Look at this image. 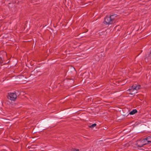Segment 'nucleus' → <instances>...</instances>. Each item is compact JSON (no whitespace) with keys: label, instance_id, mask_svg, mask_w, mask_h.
I'll list each match as a JSON object with an SVG mask.
<instances>
[{"label":"nucleus","instance_id":"f257e3e1","mask_svg":"<svg viewBox=\"0 0 151 151\" xmlns=\"http://www.w3.org/2000/svg\"><path fill=\"white\" fill-rule=\"evenodd\" d=\"M117 16L115 14L106 16L104 19V23L105 24H111L115 23L116 21V18Z\"/></svg>","mask_w":151,"mask_h":151},{"label":"nucleus","instance_id":"f03ea898","mask_svg":"<svg viewBox=\"0 0 151 151\" xmlns=\"http://www.w3.org/2000/svg\"><path fill=\"white\" fill-rule=\"evenodd\" d=\"M7 98L8 99L11 101H15L17 98V95L15 92L8 93Z\"/></svg>","mask_w":151,"mask_h":151},{"label":"nucleus","instance_id":"7ed1b4c3","mask_svg":"<svg viewBox=\"0 0 151 151\" xmlns=\"http://www.w3.org/2000/svg\"><path fill=\"white\" fill-rule=\"evenodd\" d=\"M145 139H144L142 140H137L136 143V145L138 147H141L143 146V145H145Z\"/></svg>","mask_w":151,"mask_h":151},{"label":"nucleus","instance_id":"20e7f679","mask_svg":"<svg viewBox=\"0 0 151 151\" xmlns=\"http://www.w3.org/2000/svg\"><path fill=\"white\" fill-rule=\"evenodd\" d=\"M141 88V86L139 85H137L136 84L133 85L131 87V88L130 89H129V91H133L134 90H136L137 91L139 90Z\"/></svg>","mask_w":151,"mask_h":151},{"label":"nucleus","instance_id":"39448f33","mask_svg":"<svg viewBox=\"0 0 151 151\" xmlns=\"http://www.w3.org/2000/svg\"><path fill=\"white\" fill-rule=\"evenodd\" d=\"M145 140H147V142L148 143H151V136H148L146 138L144 139Z\"/></svg>","mask_w":151,"mask_h":151},{"label":"nucleus","instance_id":"423d86ee","mask_svg":"<svg viewBox=\"0 0 151 151\" xmlns=\"http://www.w3.org/2000/svg\"><path fill=\"white\" fill-rule=\"evenodd\" d=\"M137 110L136 109H133L132 111H131L129 112V114H130V115H133L135 114V113H137Z\"/></svg>","mask_w":151,"mask_h":151},{"label":"nucleus","instance_id":"0eeeda50","mask_svg":"<svg viewBox=\"0 0 151 151\" xmlns=\"http://www.w3.org/2000/svg\"><path fill=\"white\" fill-rule=\"evenodd\" d=\"M96 124H92L91 126H89V127L91 128H93L94 127H96Z\"/></svg>","mask_w":151,"mask_h":151},{"label":"nucleus","instance_id":"6e6552de","mask_svg":"<svg viewBox=\"0 0 151 151\" xmlns=\"http://www.w3.org/2000/svg\"><path fill=\"white\" fill-rule=\"evenodd\" d=\"M3 60H2V58L1 57H0V64H1L3 63Z\"/></svg>","mask_w":151,"mask_h":151},{"label":"nucleus","instance_id":"1a4fd4ad","mask_svg":"<svg viewBox=\"0 0 151 151\" xmlns=\"http://www.w3.org/2000/svg\"><path fill=\"white\" fill-rule=\"evenodd\" d=\"M145 145L147 144H149V143H148V142H147V140H145Z\"/></svg>","mask_w":151,"mask_h":151},{"label":"nucleus","instance_id":"9d476101","mask_svg":"<svg viewBox=\"0 0 151 151\" xmlns=\"http://www.w3.org/2000/svg\"><path fill=\"white\" fill-rule=\"evenodd\" d=\"M79 150L78 149L76 150V149H74L72 150V151H79Z\"/></svg>","mask_w":151,"mask_h":151},{"label":"nucleus","instance_id":"9b49d317","mask_svg":"<svg viewBox=\"0 0 151 151\" xmlns=\"http://www.w3.org/2000/svg\"><path fill=\"white\" fill-rule=\"evenodd\" d=\"M150 55L151 56V51L150 52Z\"/></svg>","mask_w":151,"mask_h":151},{"label":"nucleus","instance_id":"f8f14e48","mask_svg":"<svg viewBox=\"0 0 151 151\" xmlns=\"http://www.w3.org/2000/svg\"><path fill=\"white\" fill-rule=\"evenodd\" d=\"M5 122H6V123L8 122H7V121H5Z\"/></svg>","mask_w":151,"mask_h":151}]
</instances>
